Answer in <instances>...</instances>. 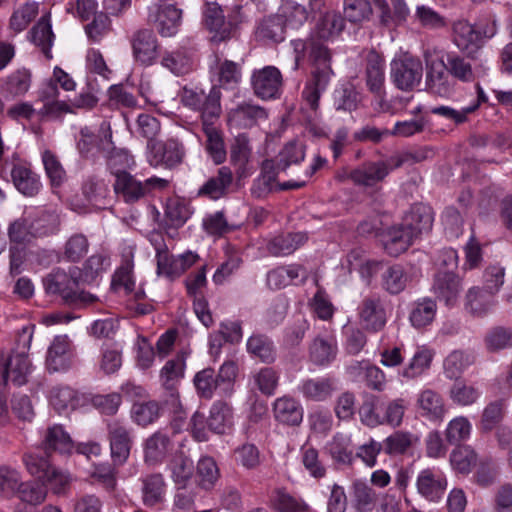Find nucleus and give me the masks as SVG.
I'll return each instance as SVG.
<instances>
[{
    "mask_svg": "<svg viewBox=\"0 0 512 512\" xmlns=\"http://www.w3.org/2000/svg\"><path fill=\"white\" fill-rule=\"evenodd\" d=\"M296 52L295 68L301 58L300 53L306 51L311 63V71L301 93L304 107L314 115L319 109L321 95L326 91L334 75L331 67V51L319 40L309 39L308 41H293Z\"/></svg>",
    "mask_w": 512,
    "mask_h": 512,
    "instance_id": "obj_1",
    "label": "nucleus"
},
{
    "mask_svg": "<svg viewBox=\"0 0 512 512\" xmlns=\"http://www.w3.org/2000/svg\"><path fill=\"white\" fill-rule=\"evenodd\" d=\"M23 462L27 471L36 477L44 487L49 486L56 495H66L73 481L72 475L49 463L48 459L36 454H25Z\"/></svg>",
    "mask_w": 512,
    "mask_h": 512,
    "instance_id": "obj_2",
    "label": "nucleus"
},
{
    "mask_svg": "<svg viewBox=\"0 0 512 512\" xmlns=\"http://www.w3.org/2000/svg\"><path fill=\"white\" fill-rule=\"evenodd\" d=\"M183 422L175 419L168 427L152 433L143 443L144 461L149 465L162 464L174 455L175 436L180 433Z\"/></svg>",
    "mask_w": 512,
    "mask_h": 512,
    "instance_id": "obj_3",
    "label": "nucleus"
},
{
    "mask_svg": "<svg viewBox=\"0 0 512 512\" xmlns=\"http://www.w3.org/2000/svg\"><path fill=\"white\" fill-rule=\"evenodd\" d=\"M242 22L240 7L234 14L225 17L222 8L215 2H206L203 10V24L211 34L210 40L221 43L235 37L238 25Z\"/></svg>",
    "mask_w": 512,
    "mask_h": 512,
    "instance_id": "obj_4",
    "label": "nucleus"
},
{
    "mask_svg": "<svg viewBox=\"0 0 512 512\" xmlns=\"http://www.w3.org/2000/svg\"><path fill=\"white\" fill-rule=\"evenodd\" d=\"M404 164L402 158L368 160L352 169L347 174V179L359 187L371 188L383 182L391 171Z\"/></svg>",
    "mask_w": 512,
    "mask_h": 512,
    "instance_id": "obj_5",
    "label": "nucleus"
},
{
    "mask_svg": "<svg viewBox=\"0 0 512 512\" xmlns=\"http://www.w3.org/2000/svg\"><path fill=\"white\" fill-rule=\"evenodd\" d=\"M423 65L419 58L403 54L392 60L390 78L395 87L403 92H411L421 83Z\"/></svg>",
    "mask_w": 512,
    "mask_h": 512,
    "instance_id": "obj_6",
    "label": "nucleus"
},
{
    "mask_svg": "<svg viewBox=\"0 0 512 512\" xmlns=\"http://www.w3.org/2000/svg\"><path fill=\"white\" fill-rule=\"evenodd\" d=\"M167 186L168 181L163 178L151 177L141 182L128 172H122L118 174L114 190L126 203H135L151 194L153 190H161Z\"/></svg>",
    "mask_w": 512,
    "mask_h": 512,
    "instance_id": "obj_7",
    "label": "nucleus"
},
{
    "mask_svg": "<svg viewBox=\"0 0 512 512\" xmlns=\"http://www.w3.org/2000/svg\"><path fill=\"white\" fill-rule=\"evenodd\" d=\"M454 43L463 52L473 55L483 45L485 38H491L496 33V24L492 22L480 28L465 20L453 25Z\"/></svg>",
    "mask_w": 512,
    "mask_h": 512,
    "instance_id": "obj_8",
    "label": "nucleus"
},
{
    "mask_svg": "<svg viewBox=\"0 0 512 512\" xmlns=\"http://www.w3.org/2000/svg\"><path fill=\"white\" fill-rule=\"evenodd\" d=\"M107 439L112 461L115 465H124L133 446L132 428L119 420H111L107 423Z\"/></svg>",
    "mask_w": 512,
    "mask_h": 512,
    "instance_id": "obj_9",
    "label": "nucleus"
},
{
    "mask_svg": "<svg viewBox=\"0 0 512 512\" xmlns=\"http://www.w3.org/2000/svg\"><path fill=\"white\" fill-rule=\"evenodd\" d=\"M134 60L142 66L156 63L160 55V43L153 29L139 28L129 38Z\"/></svg>",
    "mask_w": 512,
    "mask_h": 512,
    "instance_id": "obj_10",
    "label": "nucleus"
},
{
    "mask_svg": "<svg viewBox=\"0 0 512 512\" xmlns=\"http://www.w3.org/2000/svg\"><path fill=\"white\" fill-rule=\"evenodd\" d=\"M426 65L427 90L440 97H448L454 91V82L447 72L446 64L442 59L432 58V51L427 49L423 53Z\"/></svg>",
    "mask_w": 512,
    "mask_h": 512,
    "instance_id": "obj_11",
    "label": "nucleus"
},
{
    "mask_svg": "<svg viewBox=\"0 0 512 512\" xmlns=\"http://www.w3.org/2000/svg\"><path fill=\"white\" fill-rule=\"evenodd\" d=\"M254 94L262 100L279 99L282 94L283 77L275 66L254 70L251 76Z\"/></svg>",
    "mask_w": 512,
    "mask_h": 512,
    "instance_id": "obj_12",
    "label": "nucleus"
},
{
    "mask_svg": "<svg viewBox=\"0 0 512 512\" xmlns=\"http://www.w3.org/2000/svg\"><path fill=\"white\" fill-rule=\"evenodd\" d=\"M445 64L451 77L463 83H474L487 73V69L469 54L449 53Z\"/></svg>",
    "mask_w": 512,
    "mask_h": 512,
    "instance_id": "obj_13",
    "label": "nucleus"
},
{
    "mask_svg": "<svg viewBox=\"0 0 512 512\" xmlns=\"http://www.w3.org/2000/svg\"><path fill=\"white\" fill-rule=\"evenodd\" d=\"M385 63L384 59L376 52L367 55L366 85L371 93L379 99L381 111L388 112L390 105L384 100L385 96Z\"/></svg>",
    "mask_w": 512,
    "mask_h": 512,
    "instance_id": "obj_14",
    "label": "nucleus"
},
{
    "mask_svg": "<svg viewBox=\"0 0 512 512\" xmlns=\"http://www.w3.org/2000/svg\"><path fill=\"white\" fill-rule=\"evenodd\" d=\"M32 365L25 353H15L8 359L0 358V382L6 386L8 380L17 386L24 385L28 381Z\"/></svg>",
    "mask_w": 512,
    "mask_h": 512,
    "instance_id": "obj_15",
    "label": "nucleus"
},
{
    "mask_svg": "<svg viewBox=\"0 0 512 512\" xmlns=\"http://www.w3.org/2000/svg\"><path fill=\"white\" fill-rule=\"evenodd\" d=\"M149 162L152 166L164 165L167 168L178 166L184 158L185 150L175 139L149 144Z\"/></svg>",
    "mask_w": 512,
    "mask_h": 512,
    "instance_id": "obj_16",
    "label": "nucleus"
},
{
    "mask_svg": "<svg viewBox=\"0 0 512 512\" xmlns=\"http://www.w3.org/2000/svg\"><path fill=\"white\" fill-rule=\"evenodd\" d=\"M431 290L437 299L452 306L462 290L461 279L453 271L439 270L433 277Z\"/></svg>",
    "mask_w": 512,
    "mask_h": 512,
    "instance_id": "obj_17",
    "label": "nucleus"
},
{
    "mask_svg": "<svg viewBox=\"0 0 512 512\" xmlns=\"http://www.w3.org/2000/svg\"><path fill=\"white\" fill-rule=\"evenodd\" d=\"M416 487L421 496L436 502L442 498L446 490L447 479L439 470L427 468L418 474Z\"/></svg>",
    "mask_w": 512,
    "mask_h": 512,
    "instance_id": "obj_18",
    "label": "nucleus"
},
{
    "mask_svg": "<svg viewBox=\"0 0 512 512\" xmlns=\"http://www.w3.org/2000/svg\"><path fill=\"white\" fill-rule=\"evenodd\" d=\"M358 315L363 327L371 332L383 329L386 324V313L379 297H365L358 307Z\"/></svg>",
    "mask_w": 512,
    "mask_h": 512,
    "instance_id": "obj_19",
    "label": "nucleus"
},
{
    "mask_svg": "<svg viewBox=\"0 0 512 512\" xmlns=\"http://www.w3.org/2000/svg\"><path fill=\"white\" fill-rule=\"evenodd\" d=\"M43 285L48 294L59 295L67 303L73 290L78 288V280L75 274L57 268L43 279Z\"/></svg>",
    "mask_w": 512,
    "mask_h": 512,
    "instance_id": "obj_20",
    "label": "nucleus"
},
{
    "mask_svg": "<svg viewBox=\"0 0 512 512\" xmlns=\"http://www.w3.org/2000/svg\"><path fill=\"white\" fill-rule=\"evenodd\" d=\"M77 148L85 158L93 157L96 152L104 155L112 149V134L110 131L94 134L88 127H84L80 130Z\"/></svg>",
    "mask_w": 512,
    "mask_h": 512,
    "instance_id": "obj_21",
    "label": "nucleus"
},
{
    "mask_svg": "<svg viewBox=\"0 0 512 512\" xmlns=\"http://www.w3.org/2000/svg\"><path fill=\"white\" fill-rule=\"evenodd\" d=\"M74 448L75 445L70 434L62 425L55 424L47 428L42 441V449L47 456L52 453L70 455Z\"/></svg>",
    "mask_w": 512,
    "mask_h": 512,
    "instance_id": "obj_22",
    "label": "nucleus"
},
{
    "mask_svg": "<svg viewBox=\"0 0 512 512\" xmlns=\"http://www.w3.org/2000/svg\"><path fill=\"white\" fill-rule=\"evenodd\" d=\"M71 344L66 335L56 336L48 348L46 366L51 372L67 370L71 365Z\"/></svg>",
    "mask_w": 512,
    "mask_h": 512,
    "instance_id": "obj_23",
    "label": "nucleus"
},
{
    "mask_svg": "<svg viewBox=\"0 0 512 512\" xmlns=\"http://www.w3.org/2000/svg\"><path fill=\"white\" fill-rule=\"evenodd\" d=\"M273 415L277 422L287 426H299L302 423L304 410L295 398L285 395L273 403Z\"/></svg>",
    "mask_w": 512,
    "mask_h": 512,
    "instance_id": "obj_24",
    "label": "nucleus"
},
{
    "mask_svg": "<svg viewBox=\"0 0 512 512\" xmlns=\"http://www.w3.org/2000/svg\"><path fill=\"white\" fill-rule=\"evenodd\" d=\"M417 407L422 417L430 421H442L447 412L445 400L433 389H425L417 396Z\"/></svg>",
    "mask_w": 512,
    "mask_h": 512,
    "instance_id": "obj_25",
    "label": "nucleus"
},
{
    "mask_svg": "<svg viewBox=\"0 0 512 512\" xmlns=\"http://www.w3.org/2000/svg\"><path fill=\"white\" fill-rule=\"evenodd\" d=\"M496 304L495 294L478 286L470 288L465 296V309L473 317H485L493 310Z\"/></svg>",
    "mask_w": 512,
    "mask_h": 512,
    "instance_id": "obj_26",
    "label": "nucleus"
},
{
    "mask_svg": "<svg viewBox=\"0 0 512 512\" xmlns=\"http://www.w3.org/2000/svg\"><path fill=\"white\" fill-rule=\"evenodd\" d=\"M157 32L162 37L174 36L182 23V10L173 4H164L159 6L155 18L152 20Z\"/></svg>",
    "mask_w": 512,
    "mask_h": 512,
    "instance_id": "obj_27",
    "label": "nucleus"
},
{
    "mask_svg": "<svg viewBox=\"0 0 512 512\" xmlns=\"http://www.w3.org/2000/svg\"><path fill=\"white\" fill-rule=\"evenodd\" d=\"M267 118V111L251 102H243L236 108L230 110L228 121L231 125L239 128H250L257 124L259 120Z\"/></svg>",
    "mask_w": 512,
    "mask_h": 512,
    "instance_id": "obj_28",
    "label": "nucleus"
},
{
    "mask_svg": "<svg viewBox=\"0 0 512 512\" xmlns=\"http://www.w3.org/2000/svg\"><path fill=\"white\" fill-rule=\"evenodd\" d=\"M298 389L305 399L322 402L332 396L336 387L332 378L321 377L304 379Z\"/></svg>",
    "mask_w": 512,
    "mask_h": 512,
    "instance_id": "obj_29",
    "label": "nucleus"
},
{
    "mask_svg": "<svg viewBox=\"0 0 512 512\" xmlns=\"http://www.w3.org/2000/svg\"><path fill=\"white\" fill-rule=\"evenodd\" d=\"M185 359L182 355L168 360L160 371V382L172 398L178 397V385L184 377Z\"/></svg>",
    "mask_w": 512,
    "mask_h": 512,
    "instance_id": "obj_30",
    "label": "nucleus"
},
{
    "mask_svg": "<svg viewBox=\"0 0 512 512\" xmlns=\"http://www.w3.org/2000/svg\"><path fill=\"white\" fill-rule=\"evenodd\" d=\"M233 174L229 167L223 166L217 174L209 178L197 191L198 197H206L217 200L224 196L232 184Z\"/></svg>",
    "mask_w": 512,
    "mask_h": 512,
    "instance_id": "obj_31",
    "label": "nucleus"
},
{
    "mask_svg": "<svg viewBox=\"0 0 512 512\" xmlns=\"http://www.w3.org/2000/svg\"><path fill=\"white\" fill-rule=\"evenodd\" d=\"M11 178L16 189L25 196L33 197L41 188L39 176L26 164H15Z\"/></svg>",
    "mask_w": 512,
    "mask_h": 512,
    "instance_id": "obj_32",
    "label": "nucleus"
},
{
    "mask_svg": "<svg viewBox=\"0 0 512 512\" xmlns=\"http://www.w3.org/2000/svg\"><path fill=\"white\" fill-rule=\"evenodd\" d=\"M255 37L264 43H279L285 39V21L274 14L264 17L256 26Z\"/></svg>",
    "mask_w": 512,
    "mask_h": 512,
    "instance_id": "obj_33",
    "label": "nucleus"
},
{
    "mask_svg": "<svg viewBox=\"0 0 512 512\" xmlns=\"http://www.w3.org/2000/svg\"><path fill=\"white\" fill-rule=\"evenodd\" d=\"M142 502L147 507H155L163 503L166 483L161 473L148 474L141 478Z\"/></svg>",
    "mask_w": 512,
    "mask_h": 512,
    "instance_id": "obj_34",
    "label": "nucleus"
},
{
    "mask_svg": "<svg viewBox=\"0 0 512 512\" xmlns=\"http://www.w3.org/2000/svg\"><path fill=\"white\" fill-rule=\"evenodd\" d=\"M415 238L417 237L404 223L393 226L385 235L384 248L389 255L397 257L410 247Z\"/></svg>",
    "mask_w": 512,
    "mask_h": 512,
    "instance_id": "obj_35",
    "label": "nucleus"
},
{
    "mask_svg": "<svg viewBox=\"0 0 512 512\" xmlns=\"http://www.w3.org/2000/svg\"><path fill=\"white\" fill-rule=\"evenodd\" d=\"M404 224L416 237L432 229L433 213L431 207L424 204H415L404 218Z\"/></svg>",
    "mask_w": 512,
    "mask_h": 512,
    "instance_id": "obj_36",
    "label": "nucleus"
},
{
    "mask_svg": "<svg viewBox=\"0 0 512 512\" xmlns=\"http://www.w3.org/2000/svg\"><path fill=\"white\" fill-rule=\"evenodd\" d=\"M353 508L358 512H371L376 506V491L362 480H354L350 487Z\"/></svg>",
    "mask_w": 512,
    "mask_h": 512,
    "instance_id": "obj_37",
    "label": "nucleus"
},
{
    "mask_svg": "<svg viewBox=\"0 0 512 512\" xmlns=\"http://www.w3.org/2000/svg\"><path fill=\"white\" fill-rule=\"evenodd\" d=\"M248 353L263 363L271 364L276 360L277 350L274 342L265 334L256 333L247 340Z\"/></svg>",
    "mask_w": 512,
    "mask_h": 512,
    "instance_id": "obj_38",
    "label": "nucleus"
},
{
    "mask_svg": "<svg viewBox=\"0 0 512 512\" xmlns=\"http://www.w3.org/2000/svg\"><path fill=\"white\" fill-rule=\"evenodd\" d=\"M233 425L232 408L223 401H216L210 409L207 418L209 431L216 434H225Z\"/></svg>",
    "mask_w": 512,
    "mask_h": 512,
    "instance_id": "obj_39",
    "label": "nucleus"
},
{
    "mask_svg": "<svg viewBox=\"0 0 512 512\" xmlns=\"http://www.w3.org/2000/svg\"><path fill=\"white\" fill-rule=\"evenodd\" d=\"M251 155L249 139L246 134L236 136L230 149V163L234 166L238 178L248 175V163Z\"/></svg>",
    "mask_w": 512,
    "mask_h": 512,
    "instance_id": "obj_40",
    "label": "nucleus"
},
{
    "mask_svg": "<svg viewBox=\"0 0 512 512\" xmlns=\"http://www.w3.org/2000/svg\"><path fill=\"white\" fill-rule=\"evenodd\" d=\"M419 442V437L409 431L397 430L389 435L383 442V451L389 456L406 454Z\"/></svg>",
    "mask_w": 512,
    "mask_h": 512,
    "instance_id": "obj_41",
    "label": "nucleus"
},
{
    "mask_svg": "<svg viewBox=\"0 0 512 512\" xmlns=\"http://www.w3.org/2000/svg\"><path fill=\"white\" fill-rule=\"evenodd\" d=\"M436 313V301L425 297L412 303L409 320L413 327L424 328L434 321Z\"/></svg>",
    "mask_w": 512,
    "mask_h": 512,
    "instance_id": "obj_42",
    "label": "nucleus"
},
{
    "mask_svg": "<svg viewBox=\"0 0 512 512\" xmlns=\"http://www.w3.org/2000/svg\"><path fill=\"white\" fill-rule=\"evenodd\" d=\"M307 240L304 233H282L272 238L267 249L274 256H285L293 253L299 246Z\"/></svg>",
    "mask_w": 512,
    "mask_h": 512,
    "instance_id": "obj_43",
    "label": "nucleus"
},
{
    "mask_svg": "<svg viewBox=\"0 0 512 512\" xmlns=\"http://www.w3.org/2000/svg\"><path fill=\"white\" fill-rule=\"evenodd\" d=\"M475 361L471 352L464 350H453L443 362L444 374L449 379L457 380L462 373Z\"/></svg>",
    "mask_w": 512,
    "mask_h": 512,
    "instance_id": "obj_44",
    "label": "nucleus"
},
{
    "mask_svg": "<svg viewBox=\"0 0 512 512\" xmlns=\"http://www.w3.org/2000/svg\"><path fill=\"white\" fill-rule=\"evenodd\" d=\"M337 343L333 336H318L310 346V359L316 365H326L336 357Z\"/></svg>",
    "mask_w": 512,
    "mask_h": 512,
    "instance_id": "obj_45",
    "label": "nucleus"
},
{
    "mask_svg": "<svg viewBox=\"0 0 512 512\" xmlns=\"http://www.w3.org/2000/svg\"><path fill=\"white\" fill-rule=\"evenodd\" d=\"M29 34L31 41L36 46L41 48L45 56L48 59L52 58L51 46L53 44L54 34L52 32L50 15H43L36 23V25L31 29Z\"/></svg>",
    "mask_w": 512,
    "mask_h": 512,
    "instance_id": "obj_46",
    "label": "nucleus"
},
{
    "mask_svg": "<svg viewBox=\"0 0 512 512\" xmlns=\"http://www.w3.org/2000/svg\"><path fill=\"white\" fill-rule=\"evenodd\" d=\"M345 18L334 10L325 11L319 18L316 31L320 39H330L338 36L345 27Z\"/></svg>",
    "mask_w": 512,
    "mask_h": 512,
    "instance_id": "obj_47",
    "label": "nucleus"
},
{
    "mask_svg": "<svg viewBox=\"0 0 512 512\" xmlns=\"http://www.w3.org/2000/svg\"><path fill=\"white\" fill-rule=\"evenodd\" d=\"M169 467L175 484L179 488H185L194 472L192 459L182 451L176 452L170 461Z\"/></svg>",
    "mask_w": 512,
    "mask_h": 512,
    "instance_id": "obj_48",
    "label": "nucleus"
},
{
    "mask_svg": "<svg viewBox=\"0 0 512 512\" xmlns=\"http://www.w3.org/2000/svg\"><path fill=\"white\" fill-rule=\"evenodd\" d=\"M219 468L212 457H201L197 463L196 481L204 490H211L219 480Z\"/></svg>",
    "mask_w": 512,
    "mask_h": 512,
    "instance_id": "obj_49",
    "label": "nucleus"
},
{
    "mask_svg": "<svg viewBox=\"0 0 512 512\" xmlns=\"http://www.w3.org/2000/svg\"><path fill=\"white\" fill-rule=\"evenodd\" d=\"M449 460L456 472L467 475L477 462V453L471 446L457 445L452 450Z\"/></svg>",
    "mask_w": 512,
    "mask_h": 512,
    "instance_id": "obj_50",
    "label": "nucleus"
},
{
    "mask_svg": "<svg viewBox=\"0 0 512 512\" xmlns=\"http://www.w3.org/2000/svg\"><path fill=\"white\" fill-rule=\"evenodd\" d=\"M157 273L169 279H175L183 274V266L174 257L169 254L165 244L156 247Z\"/></svg>",
    "mask_w": 512,
    "mask_h": 512,
    "instance_id": "obj_51",
    "label": "nucleus"
},
{
    "mask_svg": "<svg viewBox=\"0 0 512 512\" xmlns=\"http://www.w3.org/2000/svg\"><path fill=\"white\" fill-rule=\"evenodd\" d=\"M221 91L217 86H213L208 95L204 94L203 104L199 111L201 112L202 127L206 124L214 125V121L221 114Z\"/></svg>",
    "mask_w": 512,
    "mask_h": 512,
    "instance_id": "obj_52",
    "label": "nucleus"
},
{
    "mask_svg": "<svg viewBox=\"0 0 512 512\" xmlns=\"http://www.w3.org/2000/svg\"><path fill=\"white\" fill-rule=\"evenodd\" d=\"M506 402L496 399L489 402L483 409L480 419V429L484 432L492 431L504 418Z\"/></svg>",
    "mask_w": 512,
    "mask_h": 512,
    "instance_id": "obj_53",
    "label": "nucleus"
},
{
    "mask_svg": "<svg viewBox=\"0 0 512 512\" xmlns=\"http://www.w3.org/2000/svg\"><path fill=\"white\" fill-rule=\"evenodd\" d=\"M479 388L466 381H456L450 388L449 396L453 403L459 406H471L480 398Z\"/></svg>",
    "mask_w": 512,
    "mask_h": 512,
    "instance_id": "obj_54",
    "label": "nucleus"
},
{
    "mask_svg": "<svg viewBox=\"0 0 512 512\" xmlns=\"http://www.w3.org/2000/svg\"><path fill=\"white\" fill-rule=\"evenodd\" d=\"M133 268V253L131 250H129L122 255L121 265L114 274L112 285L115 289L123 288L127 293L133 290Z\"/></svg>",
    "mask_w": 512,
    "mask_h": 512,
    "instance_id": "obj_55",
    "label": "nucleus"
},
{
    "mask_svg": "<svg viewBox=\"0 0 512 512\" xmlns=\"http://www.w3.org/2000/svg\"><path fill=\"white\" fill-rule=\"evenodd\" d=\"M344 18L350 23L368 20L373 12L370 0H342Z\"/></svg>",
    "mask_w": 512,
    "mask_h": 512,
    "instance_id": "obj_56",
    "label": "nucleus"
},
{
    "mask_svg": "<svg viewBox=\"0 0 512 512\" xmlns=\"http://www.w3.org/2000/svg\"><path fill=\"white\" fill-rule=\"evenodd\" d=\"M484 344L489 352L512 348V329L503 326L491 328L484 337Z\"/></svg>",
    "mask_w": 512,
    "mask_h": 512,
    "instance_id": "obj_57",
    "label": "nucleus"
},
{
    "mask_svg": "<svg viewBox=\"0 0 512 512\" xmlns=\"http://www.w3.org/2000/svg\"><path fill=\"white\" fill-rule=\"evenodd\" d=\"M409 282V277L401 265L388 267L382 274V286L390 294L402 292Z\"/></svg>",
    "mask_w": 512,
    "mask_h": 512,
    "instance_id": "obj_58",
    "label": "nucleus"
},
{
    "mask_svg": "<svg viewBox=\"0 0 512 512\" xmlns=\"http://www.w3.org/2000/svg\"><path fill=\"white\" fill-rule=\"evenodd\" d=\"M160 411L156 401L137 402L131 408V417L137 425L146 427L160 417Z\"/></svg>",
    "mask_w": 512,
    "mask_h": 512,
    "instance_id": "obj_59",
    "label": "nucleus"
},
{
    "mask_svg": "<svg viewBox=\"0 0 512 512\" xmlns=\"http://www.w3.org/2000/svg\"><path fill=\"white\" fill-rule=\"evenodd\" d=\"M206 135V150L216 164L224 162L226 159V150L223 138L214 125L206 124L202 127Z\"/></svg>",
    "mask_w": 512,
    "mask_h": 512,
    "instance_id": "obj_60",
    "label": "nucleus"
},
{
    "mask_svg": "<svg viewBox=\"0 0 512 512\" xmlns=\"http://www.w3.org/2000/svg\"><path fill=\"white\" fill-rule=\"evenodd\" d=\"M114 462L100 463L93 466L90 478L94 483L101 485L107 492H112L117 486V470Z\"/></svg>",
    "mask_w": 512,
    "mask_h": 512,
    "instance_id": "obj_61",
    "label": "nucleus"
},
{
    "mask_svg": "<svg viewBox=\"0 0 512 512\" xmlns=\"http://www.w3.org/2000/svg\"><path fill=\"white\" fill-rule=\"evenodd\" d=\"M89 250L88 238L82 233L71 235L63 247V257L69 262H79Z\"/></svg>",
    "mask_w": 512,
    "mask_h": 512,
    "instance_id": "obj_62",
    "label": "nucleus"
},
{
    "mask_svg": "<svg viewBox=\"0 0 512 512\" xmlns=\"http://www.w3.org/2000/svg\"><path fill=\"white\" fill-rule=\"evenodd\" d=\"M60 218L55 212H42L31 221L35 238L55 234L59 230Z\"/></svg>",
    "mask_w": 512,
    "mask_h": 512,
    "instance_id": "obj_63",
    "label": "nucleus"
},
{
    "mask_svg": "<svg viewBox=\"0 0 512 512\" xmlns=\"http://www.w3.org/2000/svg\"><path fill=\"white\" fill-rule=\"evenodd\" d=\"M472 426L470 421L464 416L453 418L445 430V439L449 444L458 445L466 441L471 434Z\"/></svg>",
    "mask_w": 512,
    "mask_h": 512,
    "instance_id": "obj_64",
    "label": "nucleus"
}]
</instances>
